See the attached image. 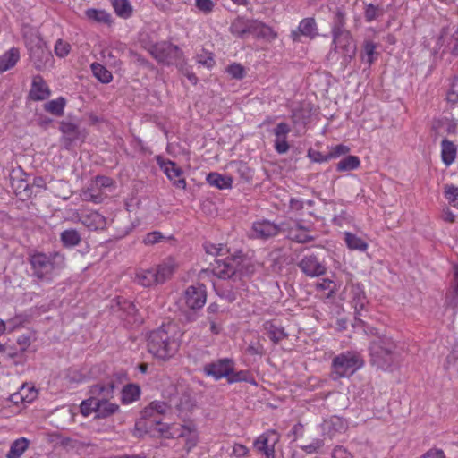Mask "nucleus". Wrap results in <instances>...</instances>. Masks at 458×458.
Segmentation results:
<instances>
[{
	"mask_svg": "<svg viewBox=\"0 0 458 458\" xmlns=\"http://www.w3.org/2000/svg\"><path fill=\"white\" fill-rule=\"evenodd\" d=\"M0 354L4 359H13L20 356L21 353L15 347L0 343Z\"/></svg>",
	"mask_w": 458,
	"mask_h": 458,
	"instance_id": "obj_50",
	"label": "nucleus"
},
{
	"mask_svg": "<svg viewBox=\"0 0 458 458\" xmlns=\"http://www.w3.org/2000/svg\"><path fill=\"white\" fill-rule=\"evenodd\" d=\"M320 428L322 434L332 439L338 434L344 433L347 428V424L342 418L331 416L323 420Z\"/></svg>",
	"mask_w": 458,
	"mask_h": 458,
	"instance_id": "obj_15",
	"label": "nucleus"
},
{
	"mask_svg": "<svg viewBox=\"0 0 458 458\" xmlns=\"http://www.w3.org/2000/svg\"><path fill=\"white\" fill-rule=\"evenodd\" d=\"M441 148L442 161L446 166H449L455 159L456 147L452 141L445 139L441 142Z\"/></svg>",
	"mask_w": 458,
	"mask_h": 458,
	"instance_id": "obj_31",
	"label": "nucleus"
},
{
	"mask_svg": "<svg viewBox=\"0 0 458 458\" xmlns=\"http://www.w3.org/2000/svg\"><path fill=\"white\" fill-rule=\"evenodd\" d=\"M186 305L192 310L200 309L207 300L206 287L202 284L189 286L184 293Z\"/></svg>",
	"mask_w": 458,
	"mask_h": 458,
	"instance_id": "obj_12",
	"label": "nucleus"
},
{
	"mask_svg": "<svg viewBox=\"0 0 458 458\" xmlns=\"http://www.w3.org/2000/svg\"><path fill=\"white\" fill-rule=\"evenodd\" d=\"M20 58L19 50L11 48L0 56V72H4L13 67Z\"/></svg>",
	"mask_w": 458,
	"mask_h": 458,
	"instance_id": "obj_32",
	"label": "nucleus"
},
{
	"mask_svg": "<svg viewBox=\"0 0 458 458\" xmlns=\"http://www.w3.org/2000/svg\"><path fill=\"white\" fill-rule=\"evenodd\" d=\"M149 52L158 63L166 65L178 64L182 56V52L177 46L165 41L152 46Z\"/></svg>",
	"mask_w": 458,
	"mask_h": 458,
	"instance_id": "obj_7",
	"label": "nucleus"
},
{
	"mask_svg": "<svg viewBox=\"0 0 458 458\" xmlns=\"http://www.w3.org/2000/svg\"><path fill=\"white\" fill-rule=\"evenodd\" d=\"M356 49L355 43L338 47V52L340 51L342 53V67L345 68L352 62L356 55Z\"/></svg>",
	"mask_w": 458,
	"mask_h": 458,
	"instance_id": "obj_43",
	"label": "nucleus"
},
{
	"mask_svg": "<svg viewBox=\"0 0 458 458\" xmlns=\"http://www.w3.org/2000/svg\"><path fill=\"white\" fill-rule=\"evenodd\" d=\"M279 439L280 437L277 432L267 430L254 441V447L262 453L266 458H275V445Z\"/></svg>",
	"mask_w": 458,
	"mask_h": 458,
	"instance_id": "obj_11",
	"label": "nucleus"
},
{
	"mask_svg": "<svg viewBox=\"0 0 458 458\" xmlns=\"http://www.w3.org/2000/svg\"><path fill=\"white\" fill-rule=\"evenodd\" d=\"M207 182L209 185L219 190L232 188L233 179L227 175H222L218 173H210L207 175Z\"/></svg>",
	"mask_w": 458,
	"mask_h": 458,
	"instance_id": "obj_27",
	"label": "nucleus"
},
{
	"mask_svg": "<svg viewBox=\"0 0 458 458\" xmlns=\"http://www.w3.org/2000/svg\"><path fill=\"white\" fill-rule=\"evenodd\" d=\"M112 5L118 16L129 18L131 15L132 7L129 0H112Z\"/></svg>",
	"mask_w": 458,
	"mask_h": 458,
	"instance_id": "obj_41",
	"label": "nucleus"
},
{
	"mask_svg": "<svg viewBox=\"0 0 458 458\" xmlns=\"http://www.w3.org/2000/svg\"><path fill=\"white\" fill-rule=\"evenodd\" d=\"M60 131L64 134V140L68 147L72 141L80 140L81 131L79 125L75 123L63 121L60 123Z\"/></svg>",
	"mask_w": 458,
	"mask_h": 458,
	"instance_id": "obj_22",
	"label": "nucleus"
},
{
	"mask_svg": "<svg viewBox=\"0 0 458 458\" xmlns=\"http://www.w3.org/2000/svg\"><path fill=\"white\" fill-rule=\"evenodd\" d=\"M229 75L237 80H241L245 76L244 68L239 64H233L226 68Z\"/></svg>",
	"mask_w": 458,
	"mask_h": 458,
	"instance_id": "obj_51",
	"label": "nucleus"
},
{
	"mask_svg": "<svg viewBox=\"0 0 458 458\" xmlns=\"http://www.w3.org/2000/svg\"><path fill=\"white\" fill-rule=\"evenodd\" d=\"M85 14H86L87 18L91 21H95L102 22V23H108L110 21V15L103 10H97V9L91 8V9H88L85 12Z\"/></svg>",
	"mask_w": 458,
	"mask_h": 458,
	"instance_id": "obj_44",
	"label": "nucleus"
},
{
	"mask_svg": "<svg viewBox=\"0 0 458 458\" xmlns=\"http://www.w3.org/2000/svg\"><path fill=\"white\" fill-rule=\"evenodd\" d=\"M195 5L200 13L208 14L213 11L215 3L213 0H195Z\"/></svg>",
	"mask_w": 458,
	"mask_h": 458,
	"instance_id": "obj_52",
	"label": "nucleus"
},
{
	"mask_svg": "<svg viewBox=\"0 0 458 458\" xmlns=\"http://www.w3.org/2000/svg\"><path fill=\"white\" fill-rule=\"evenodd\" d=\"M371 334L373 338L369 345L370 362L378 369L386 370L395 360L396 344L392 337L380 334L377 329H372Z\"/></svg>",
	"mask_w": 458,
	"mask_h": 458,
	"instance_id": "obj_2",
	"label": "nucleus"
},
{
	"mask_svg": "<svg viewBox=\"0 0 458 458\" xmlns=\"http://www.w3.org/2000/svg\"><path fill=\"white\" fill-rule=\"evenodd\" d=\"M250 34L259 38L274 39L276 38V33L269 26L256 20H251Z\"/></svg>",
	"mask_w": 458,
	"mask_h": 458,
	"instance_id": "obj_23",
	"label": "nucleus"
},
{
	"mask_svg": "<svg viewBox=\"0 0 458 458\" xmlns=\"http://www.w3.org/2000/svg\"><path fill=\"white\" fill-rule=\"evenodd\" d=\"M247 376L248 372L244 370L234 372V369L230 372V375L228 376L227 382L229 384L236 383V382H242V381H247Z\"/></svg>",
	"mask_w": 458,
	"mask_h": 458,
	"instance_id": "obj_58",
	"label": "nucleus"
},
{
	"mask_svg": "<svg viewBox=\"0 0 458 458\" xmlns=\"http://www.w3.org/2000/svg\"><path fill=\"white\" fill-rule=\"evenodd\" d=\"M141 418L145 420H148L150 423V426L152 424H156L157 428V430L164 434L167 431V425L161 423L160 419L157 415L156 411H154L153 407L149 403L147 407H145L141 411Z\"/></svg>",
	"mask_w": 458,
	"mask_h": 458,
	"instance_id": "obj_26",
	"label": "nucleus"
},
{
	"mask_svg": "<svg viewBox=\"0 0 458 458\" xmlns=\"http://www.w3.org/2000/svg\"><path fill=\"white\" fill-rule=\"evenodd\" d=\"M318 35V26L316 21L312 17L302 19L296 30L291 32L293 41L299 42L301 36L307 37L310 39Z\"/></svg>",
	"mask_w": 458,
	"mask_h": 458,
	"instance_id": "obj_16",
	"label": "nucleus"
},
{
	"mask_svg": "<svg viewBox=\"0 0 458 458\" xmlns=\"http://www.w3.org/2000/svg\"><path fill=\"white\" fill-rule=\"evenodd\" d=\"M70 51H71V45L68 42L64 41L62 39H58L56 41L55 46V53L58 57H60V58L65 57L66 55H69Z\"/></svg>",
	"mask_w": 458,
	"mask_h": 458,
	"instance_id": "obj_49",
	"label": "nucleus"
},
{
	"mask_svg": "<svg viewBox=\"0 0 458 458\" xmlns=\"http://www.w3.org/2000/svg\"><path fill=\"white\" fill-rule=\"evenodd\" d=\"M216 293L221 297L225 299L229 302H233L236 299V294L232 290L223 289L218 286H215Z\"/></svg>",
	"mask_w": 458,
	"mask_h": 458,
	"instance_id": "obj_59",
	"label": "nucleus"
},
{
	"mask_svg": "<svg viewBox=\"0 0 458 458\" xmlns=\"http://www.w3.org/2000/svg\"><path fill=\"white\" fill-rule=\"evenodd\" d=\"M333 40L331 44V49L327 55V59L329 62H336L337 61V53L338 47L349 44L354 43L352 36L350 31H342L339 34L332 35Z\"/></svg>",
	"mask_w": 458,
	"mask_h": 458,
	"instance_id": "obj_19",
	"label": "nucleus"
},
{
	"mask_svg": "<svg viewBox=\"0 0 458 458\" xmlns=\"http://www.w3.org/2000/svg\"><path fill=\"white\" fill-rule=\"evenodd\" d=\"M135 282L144 287H149L158 284L153 268L137 272L135 276Z\"/></svg>",
	"mask_w": 458,
	"mask_h": 458,
	"instance_id": "obj_35",
	"label": "nucleus"
},
{
	"mask_svg": "<svg viewBox=\"0 0 458 458\" xmlns=\"http://www.w3.org/2000/svg\"><path fill=\"white\" fill-rule=\"evenodd\" d=\"M98 398H93L90 396L89 398L81 402L80 405L81 412L83 416H89L92 412L97 414L98 411Z\"/></svg>",
	"mask_w": 458,
	"mask_h": 458,
	"instance_id": "obj_45",
	"label": "nucleus"
},
{
	"mask_svg": "<svg viewBox=\"0 0 458 458\" xmlns=\"http://www.w3.org/2000/svg\"><path fill=\"white\" fill-rule=\"evenodd\" d=\"M51 94V91L40 75L33 77L31 89L30 90V98L35 101H41L47 99Z\"/></svg>",
	"mask_w": 458,
	"mask_h": 458,
	"instance_id": "obj_20",
	"label": "nucleus"
},
{
	"mask_svg": "<svg viewBox=\"0 0 458 458\" xmlns=\"http://www.w3.org/2000/svg\"><path fill=\"white\" fill-rule=\"evenodd\" d=\"M332 458H352V456L345 448L335 446L332 452Z\"/></svg>",
	"mask_w": 458,
	"mask_h": 458,
	"instance_id": "obj_64",
	"label": "nucleus"
},
{
	"mask_svg": "<svg viewBox=\"0 0 458 458\" xmlns=\"http://www.w3.org/2000/svg\"><path fill=\"white\" fill-rule=\"evenodd\" d=\"M290 131H291V127L286 123H279L273 130V133H274L275 137L287 136Z\"/></svg>",
	"mask_w": 458,
	"mask_h": 458,
	"instance_id": "obj_61",
	"label": "nucleus"
},
{
	"mask_svg": "<svg viewBox=\"0 0 458 458\" xmlns=\"http://www.w3.org/2000/svg\"><path fill=\"white\" fill-rule=\"evenodd\" d=\"M344 242L352 250L365 251L368 249V243L363 239L350 232L344 233Z\"/></svg>",
	"mask_w": 458,
	"mask_h": 458,
	"instance_id": "obj_33",
	"label": "nucleus"
},
{
	"mask_svg": "<svg viewBox=\"0 0 458 458\" xmlns=\"http://www.w3.org/2000/svg\"><path fill=\"white\" fill-rule=\"evenodd\" d=\"M164 239L165 237L160 232L154 231L146 234L143 239V243L145 245H154L162 242Z\"/></svg>",
	"mask_w": 458,
	"mask_h": 458,
	"instance_id": "obj_53",
	"label": "nucleus"
},
{
	"mask_svg": "<svg viewBox=\"0 0 458 458\" xmlns=\"http://www.w3.org/2000/svg\"><path fill=\"white\" fill-rule=\"evenodd\" d=\"M274 148L278 154H285L290 148L287 136H276L274 141Z\"/></svg>",
	"mask_w": 458,
	"mask_h": 458,
	"instance_id": "obj_48",
	"label": "nucleus"
},
{
	"mask_svg": "<svg viewBox=\"0 0 458 458\" xmlns=\"http://www.w3.org/2000/svg\"><path fill=\"white\" fill-rule=\"evenodd\" d=\"M171 325H163L150 332L148 338V350L157 359L166 360L177 352L179 344L173 334Z\"/></svg>",
	"mask_w": 458,
	"mask_h": 458,
	"instance_id": "obj_3",
	"label": "nucleus"
},
{
	"mask_svg": "<svg viewBox=\"0 0 458 458\" xmlns=\"http://www.w3.org/2000/svg\"><path fill=\"white\" fill-rule=\"evenodd\" d=\"M206 318L209 319V318H223V310H221L220 306L216 303H210L209 306L206 310Z\"/></svg>",
	"mask_w": 458,
	"mask_h": 458,
	"instance_id": "obj_54",
	"label": "nucleus"
},
{
	"mask_svg": "<svg viewBox=\"0 0 458 458\" xmlns=\"http://www.w3.org/2000/svg\"><path fill=\"white\" fill-rule=\"evenodd\" d=\"M150 404L157 416L164 415L171 410L170 405L162 401H153L150 403Z\"/></svg>",
	"mask_w": 458,
	"mask_h": 458,
	"instance_id": "obj_57",
	"label": "nucleus"
},
{
	"mask_svg": "<svg viewBox=\"0 0 458 458\" xmlns=\"http://www.w3.org/2000/svg\"><path fill=\"white\" fill-rule=\"evenodd\" d=\"M98 411L96 418L106 419L110 417L120 410L118 404L111 403L110 400L98 399Z\"/></svg>",
	"mask_w": 458,
	"mask_h": 458,
	"instance_id": "obj_25",
	"label": "nucleus"
},
{
	"mask_svg": "<svg viewBox=\"0 0 458 458\" xmlns=\"http://www.w3.org/2000/svg\"><path fill=\"white\" fill-rule=\"evenodd\" d=\"M385 13L383 5L375 4H367L364 7V18L367 22H372L373 21L382 17Z\"/></svg>",
	"mask_w": 458,
	"mask_h": 458,
	"instance_id": "obj_37",
	"label": "nucleus"
},
{
	"mask_svg": "<svg viewBox=\"0 0 458 458\" xmlns=\"http://www.w3.org/2000/svg\"><path fill=\"white\" fill-rule=\"evenodd\" d=\"M113 180L106 176H97L95 179V187L98 189L109 188L113 185Z\"/></svg>",
	"mask_w": 458,
	"mask_h": 458,
	"instance_id": "obj_62",
	"label": "nucleus"
},
{
	"mask_svg": "<svg viewBox=\"0 0 458 458\" xmlns=\"http://www.w3.org/2000/svg\"><path fill=\"white\" fill-rule=\"evenodd\" d=\"M30 441L26 437H20L14 440L10 446L6 458H21L29 448Z\"/></svg>",
	"mask_w": 458,
	"mask_h": 458,
	"instance_id": "obj_30",
	"label": "nucleus"
},
{
	"mask_svg": "<svg viewBox=\"0 0 458 458\" xmlns=\"http://www.w3.org/2000/svg\"><path fill=\"white\" fill-rule=\"evenodd\" d=\"M76 218L78 222H81L92 231L103 230L107 226L106 217L97 211H90L81 215L76 213Z\"/></svg>",
	"mask_w": 458,
	"mask_h": 458,
	"instance_id": "obj_13",
	"label": "nucleus"
},
{
	"mask_svg": "<svg viewBox=\"0 0 458 458\" xmlns=\"http://www.w3.org/2000/svg\"><path fill=\"white\" fill-rule=\"evenodd\" d=\"M324 445V441L322 439H313V441L306 445H302L301 449L307 454H314L317 453L322 446Z\"/></svg>",
	"mask_w": 458,
	"mask_h": 458,
	"instance_id": "obj_56",
	"label": "nucleus"
},
{
	"mask_svg": "<svg viewBox=\"0 0 458 458\" xmlns=\"http://www.w3.org/2000/svg\"><path fill=\"white\" fill-rule=\"evenodd\" d=\"M61 242L65 247H74L81 242V235L75 229L65 230L61 233Z\"/></svg>",
	"mask_w": 458,
	"mask_h": 458,
	"instance_id": "obj_39",
	"label": "nucleus"
},
{
	"mask_svg": "<svg viewBox=\"0 0 458 458\" xmlns=\"http://www.w3.org/2000/svg\"><path fill=\"white\" fill-rule=\"evenodd\" d=\"M242 262V255H233L225 259H216L211 264L213 274L221 279H240V266Z\"/></svg>",
	"mask_w": 458,
	"mask_h": 458,
	"instance_id": "obj_6",
	"label": "nucleus"
},
{
	"mask_svg": "<svg viewBox=\"0 0 458 458\" xmlns=\"http://www.w3.org/2000/svg\"><path fill=\"white\" fill-rule=\"evenodd\" d=\"M157 163L167 176V178L173 182L174 186L177 189L185 190L187 183L184 178H182V170L174 161L165 160L161 157H157Z\"/></svg>",
	"mask_w": 458,
	"mask_h": 458,
	"instance_id": "obj_10",
	"label": "nucleus"
},
{
	"mask_svg": "<svg viewBox=\"0 0 458 458\" xmlns=\"http://www.w3.org/2000/svg\"><path fill=\"white\" fill-rule=\"evenodd\" d=\"M93 75L102 83H109L112 79V73L102 64L98 63H93L90 65Z\"/></svg>",
	"mask_w": 458,
	"mask_h": 458,
	"instance_id": "obj_40",
	"label": "nucleus"
},
{
	"mask_svg": "<svg viewBox=\"0 0 458 458\" xmlns=\"http://www.w3.org/2000/svg\"><path fill=\"white\" fill-rule=\"evenodd\" d=\"M223 324H224L223 318H213L212 319V318H209V319L206 318L205 320L201 321V326L202 327L208 326L209 331L213 335H218L222 332Z\"/></svg>",
	"mask_w": 458,
	"mask_h": 458,
	"instance_id": "obj_46",
	"label": "nucleus"
},
{
	"mask_svg": "<svg viewBox=\"0 0 458 458\" xmlns=\"http://www.w3.org/2000/svg\"><path fill=\"white\" fill-rule=\"evenodd\" d=\"M308 156L313 162H316V163L327 162L328 160H330L332 158V156L323 155L322 153H320L318 151H312V150H309Z\"/></svg>",
	"mask_w": 458,
	"mask_h": 458,
	"instance_id": "obj_60",
	"label": "nucleus"
},
{
	"mask_svg": "<svg viewBox=\"0 0 458 458\" xmlns=\"http://www.w3.org/2000/svg\"><path fill=\"white\" fill-rule=\"evenodd\" d=\"M117 386L114 379L95 384L90 386L89 393L93 398L110 400L114 397Z\"/></svg>",
	"mask_w": 458,
	"mask_h": 458,
	"instance_id": "obj_18",
	"label": "nucleus"
},
{
	"mask_svg": "<svg viewBox=\"0 0 458 458\" xmlns=\"http://www.w3.org/2000/svg\"><path fill=\"white\" fill-rule=\"evenodd\" d=\"M377 47V44L370 40L364 41L360 55L361 60L370 65L377 58L378 53L376 51Z\"/></svg>",
	"mask_w": 458,
	"mask_h": 458,
	"instance_id": "obj_34",
	"label": "nucleus"
},
{
	"mask_svg": "<svg viewBox=\"0 0 458 458\" xmlns=\"http://www.w3.org/2000/svg\"><path fill=\"white\" fill-rule=\"evenodd\" d=\"M234 369L233 360L225 358L216 361L207 363L203 367V372L208 377H212L215 380L225 377L228 378L230 372Z\"/></svg>",
	"mask_w": 458,
	"mask_h": 458,
	"instance_id": "obj_9",
	"label": "nucleus"
},
{
	"mask_svg": "<svg viewBox=\"0 0 458 458\" xmlns=\"http://www.w3.org/2000/svg\"><path fill=\"white\" fill-rule=\"evenodd\" d=\"M281 225L268 220H262L253 223L252 237L258 239H268L278 234Z\"/></svg>",
	"mask_w": 458,
	"mask_h": 458,
	"instance_id": "obj_14",
	"label": "nucleus"
},
{
	"mask_svg": "<svg viewBox=\"0 0 458 458\" xmlns=\"http://www.w3.org/2000/svg\"><path fill=\"white\" fill-rule=\"evenodd\" d=\"M26 45L30 52V57L34 67L38 71H44L53 65V55L47 47L45 42L38 36H31L26 39Z\"/></svg>",
	"mask_w": 458,
	"mask_h": 458,
	"instance_id": "obj_5",
	"label": "nucleus"
},
{
	"mask_svg": "<svg viewBox=\"0 0 458 458\" xmlns=\"http://www.w3.org/2000/svg\"><path fill=\"white\" fill-rule=\"evenodd\" d=\"M66 101L63 97H59L56 99L50 100L44 105V109L55 116H62L64 114V109Z\"/></svg>",
	"mask_w": 458,
	"mask_h": 458,
	"instance_id": "obj_36",
	"label": "nucleus"
},
{
	"mask_svg": "<svg viewBox=\"0 0 458 458\" xmlns=\"http://www.w3.org/2000/svg\"><path fill=\"white\" fill-rule=\"evenodd\" d=\"M33 394L34 393L32 392L30 393V395H25L24 390H21L20 388L18 392H15L10 395L9 400L14 404H19L21 403H30L33 401Z\"/></svg>",
	"mask_w": 458,
	"mask_h": 458,
	"instance_id": "obj_47",
	"label": "nucleus"
},
{
	"mask_svg": "<svg viewBox=\"0 0 458 458\" xmlns=\"http://www.w3.org/2000/svg\"><path fill=\"white\" fill-rule=\"evenodd\" d=\"M360 159L356 156H347L337 163L336 170L345 172L355 170L360 166Z\"/></svg>",
	"mask_w": 458,
	"mask_h": 458,
	"instance_id": "obj_42",
	"label": "nucleus"
},
{
	"mask_svg": "<svg viewBox=\"0 0 458 458\" xmlns=\"http://www.w3.org/2000/svg\"><path fill=\"white\" fill-rule=\"evenodd\" d=\"M444 193L449 203L455 202L458 199V187L454 184H446Z\"/></svg>",
	"mask_w": 458,
	"mask_h": 458,
	"instance_id": "obj_55",
	"label": "nucleus"
},
{
	"mask_svg": "<svg viewBox=\"0 0 458 458\" xmlns=\"http://www.w3.org/2000/svg\"><path fill=\"white\" fill-rule=\"evenodd\" d=\"M346 14L341 9H337L334 14L331 32L332 35L342 33V31H348L345 29Z\"/></svg>",
	"mask_w": 458,
	"mask_h": 458,
	"instance_id": "obj_38",
	"label": "nucleus"
},
{
	"mask_svg": "<svg viewBox=\"0 0 458 458\" xmlns=\"http://www.w3.org/2000/svg\"><path fill=\"white\" fill-rule=\"evenodd\" d=\"M351 302L355 310V318L361 321L362 311L368 304L367 297L361 285L357 284L351 286Z\"/></svg>",
	"mask_w": 458,
	"mask_h": 458,
	"instance_id": "obj_17",
	"label": "nucleus"
},
{
	"mask_svg": "<svg viewBox=\"0 0 458 458\" xmlns=\"http://www.w3.org/2000/svg\"><path fill=\"white\" fill-rule=\"evenodd\" d=\"M250 22L251 20L239 16L232 21L229 28L230 32L239 38H244L249 35Z\"/></svg>",
	"mask_w": 458,
	"mask_h": 458,
	"instance_id": "obj_24",
	"label": "nucleus"
},
{
	"mask_svg": "<svg viewBox=\"0 0 458 458\" xmlns=\"http://www.w3.org/2000/svg\"><path fill=\"white\" fill-rule=\"evenodd\" d=\"M140 388L136 384H127L121 391V401L123 404H129L140 398Z\"/></svg>",
	"mask_w": 458,
	"mask_h": 458,
	"instance_id": "obj_29",
	"label": "nucleus"
},
{
	"mask_svg": "<svg viewBox=\"0 0 458 458\" xmlns=\"http://www.w3.org/2000/svg\"><path fill=\"white\" fill-rule=\"evenodd\" d=\"M300 270L308 277H318L327 272L324 259L315 254H306L297 264Z\"/></svg>",
	"mask_w": 458,
	"mask_h": 458,
	"instance_id": "obj_8",
	"label": "nucleus"
},
{
	"mask_svg": "<svg viewBox=\"0 0 458 458\" xmlns=\"http://www.w3.org/2000/svg\"><path fill=\"white\" fill-rule=\"evenodd\" d=\"M268 337L271 341L277 344L281 340L287 337V334L284 332V327L277 326L273 321H266L263 325Z\"/></svg>",
	"mask_w": 458,
	"mask_h": 458,
	"instance_id": "obj_28",
	"label": "nucleus"
},
{
	"mask_svg": "<svg viewBox=\"0 0 458 458\" xmlns=\"http://www.w3.org/2000/svg\"><path fill=\"white\" fill-rule=\"evenodd\" d=\"M177 267L175 260L169 257L165 259L162 263L153 268L158 284L165 283L169 279Z\"/></svg>",
	"mask_w": 458,
	"mask_h": 458,
	"instance_id": "obj_21",
	"label": "nucleus"
},
{
	"mask_svg": "<svg viewBox=\"0 0 458 458\" xmlns=\"http://www.w3.org/2000/svg\"><path fill=\"white\" fill-rule=\"evenodd\" d=\"M197 62L203 65V66H206L207 68H211L215 65L216 62L214 60V58L212 57V55L209 54V55H198L197 56Z\"/></svg>",
	"mask_w": 458,
	"mask_h": 458,
	"instance_id": "obj_63",
	"label": "nucleus"
},
{
	"mask_svg": "<svg viewBox=\"0 0 458 458\" xmlns=\"http://www.w3.org/2000/svg\"><path fill=\"white\" fill-rule=\"evenodd\" d=\"M31 276L43 283H50L65 267V258L57 251H34L29 254Z\"/></svg>",
	"mask_w": 458,
	"mask_h": 458,
	"instance_id": "obj_1",
	"label": "nucleus"
},
{
	"mask_svg": "<svg viewBox=\"0 0 458 458\" xmlns=\"http://www.w3.org/2000/svg\"><path fill=\"white\" fill-rule=\"evenodd\" d=\"M364 365L361 354L356 351H346L336 355L332 360L334 379L350 377Z\"/></svg>",
	"mask_w": 458,
	"mask_h": 458,
	"instance_id": "obj_4",
	"label": "nucleus"
}]
</instances>
